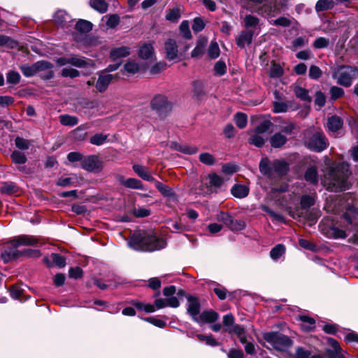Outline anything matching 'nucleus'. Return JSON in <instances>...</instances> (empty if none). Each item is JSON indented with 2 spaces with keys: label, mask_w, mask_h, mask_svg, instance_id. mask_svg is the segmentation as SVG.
<instances>
[{
  "label": "nucleus",
  "mask_w": 358,
  "mask_h": 358,
  "mask_svg": "<svg viewBox=\"0 0 358 358\" xmlns=\"http://www.w3.org/2000/svg\"><path fill=\"white\" fill-rule=\"evenodd\" d=\"M199 160L201 162L208 166L213 165L215 162L214 157L208 152L200 154Z\"/></svg>",
  "instance_id": "5fc2aeb1"
},
{
  "label": "nucleus",
  "mask_w": 358,
  "mask_h": 358,
  "mask_svg": "<svg viewBox=\"0 0 358 358\" xmlns=\"http://www.w3.org/2000/svg\"><path fill=\"white\" fill-rule=\"evenodd\" d=\"M18 191L17 186L12 182H6L0 187V192L3 194H15Z\"/></svg>",
  "instance_id": "c9c22d12"
},
{
  "label": "nucleus",
  "mask_w": 358,
  "mask_h": 358,
  "mask_svg": "<svg viewBox=\"0 0 358 358\" xmlns=\"http://www.w3.org/2000/svg\"><path fill=\"white\" fill-rule=\"evenodd\" d=\"M283 69L280 64L275 63L271 64L269 72L271 78H280L283 75Z\"/></svg>",
  "instance_id": "de8ad7c7"
},
{
  "label": "nucleus",
  "mask_w": 358,
  "mask_h": 358,
  "mask_svg": "<svg viewBox=\"0 0 358 358\" xmlns=\"http://www.w3.org/2000/svg\"><path fill=\"white\" fill-rule=\"evenodd\" d=\"M208 178L209 180V185L211 187L220 188L224 182L222 178L215 173L209 174Z\"/></svg>",
  "instance_id": "58836bf2"
},
{
  "label": "nucleus",
  "mask_w": 358,
  "mask_h": 358,
  "mask_svg": "<svg viewBox=\"0 0 358 358\" xmlns=\"http://www.w3.org/2000/svg\"><path fill=\"white\" fill-rule=\"evenodd\" d=\"M81 166L89 172H99L103 168L102 162L96 155H90L83 159Z\"/></svg>",
  "instance_id": "ddd939ff"
},
{
  "label": "nucleus",
  "mask_w": 358,
  "mask_h": 358,
  "mask_svg": "<svg viewBox=\"0 0 358 358\" xmlns=\"http://www.w3.org/2000/svg\"><path fill=\"white\" fill-rule=\"evenodd\" d=\"M287 142V137L281 133H275L270 138V143L273 148H280Z\"/></svg>",
  "instance_id": "c85d7f7f"
},
{
  "label": "nucleus",
  "mask_w": 358,
  "mask_h": 358,
  "mask_svg": "<svg viewBox=\"0 0 358 358\" xmlns=\"http://www.w3.org/2000/svg\"><path fill=\"white\" fill-rule=\"evenodd\" d=\"M248 142L252 145L260 148L264 144L265 138L264 135L255 131L248 139Z\"/></svg>",
  "instance_id": "4c0bfd02"
},
{
  "label": "nucleus",
  "mask_w": 358,
  "mask_h": 358,
  "mask_svg": "<svg viewBox=\"0 0 358 358\" xmlns=\"http://www.w3.org/2000/svg\"><path fill=\"white\" fill-rule=\"evenodd\" d=\"M293 91L296 96L300 99L301 101L306 102H310L312 101V99L308 94V91L306 89L303 88L299 85H294L293 87Z\"/></svg>",
  "instance_id": "c756f323"
},
{
  "label": "nucleus",
  "mask_w": 358,
  "mask_h": 358,
  "mask_svg": "<svg viewBox=\"0 0 358 358\" xmlns=\"http://www.w3.org/2000/svg\"><path fill=\"white\" fill-rule=\"evenodd\" d=\"M187 312L194 321L199 322L198 315L200 312V303L197 298L191 296L187 297Z\"/></svg>",
  "instance_id": "4468645a"
},
{
  "label": "nucleus",
  "mask_w": 358,
  "mask_h": 358,
  "mask_svg": "<svg viewBox=\"0 0 358 358\" xmlns=\"http://www.w3.org/2000/svg\"><path fill=\"white\" fill-rule=\"evenodd\" d=\"M229 333L235 334L241 343H245L247 341L246 330L239 324H236L233 328L229 329Z\"/></svg>",
  "instance_id": "a878e982"
},
{
  "label": "nucleus",
  "mask_w": 358,
  "mask_h": 358,
  "mask_svg": "<svg viewBox=\"0 0 358 358\" xmlns=\"http://www.w3.org/2000/svg\"><path fill=\"white\" fill-rule=\"evenodd\" d=\"M223 324L225 331L229 333V329L233 328L236 324L234 323V317L231 314L226 315L223 317Z\"/></svg>",
  "instance_id": "4d7b16f0"
},
{
  "label": "nucleus",
  "mask_w": 358,
  "mask_h": 358,
  "mask_svg": "<svg viewBox=\"0 0 358 358\" xmlns=\"http://www.w3.org/2000/svg\"><path fill=\"white\" fill-rule=\"evenodd\" d=\"M208 43V39L206 37L200 38L197 42L195 48L192 51V57H200L203 55L205 52L206 45Z\"/></svg>",
  "instance_id": "4be33fe9"
},
{
  "label": "nucleus",
  "mask_w": 358,
  "mask_h": 358,
  "mask_svg": "<svg viewBox=\"0 0 358 358\" xmlns=\"http://www.w3.org/2000/svg\"><path fill=\"white\" fill-rule=\"evenodd\" d=\"M322 74V71L318 66L315 65L310 66L309 69V77L311 79L317 80L321 77Z\"/></svg>",
  "instance_id": "338daca9"
},
{
  "label": "nucleus",
  "mask_w": 358,
  "mask_h": 358,
  "mask_svg": "<svg viewBox=\"0 0 358 358\" xmlns=\"http://www.w3.org/2000/svg\"><path fill=\"white\" fill-rule=\"evenodd\" d=\"M311 355V352L308 350H306L303 347H297L294 355V358H323L320 355Z\"/></svg>",
  "instance_id": "473e14b6"
},
{
  "label": "nucleus",
  "mask_w": 358,
  "mask_h": 358,
  "mask_svg": "<svg viewBox=\"0 0 358 358\" xmlns=\"http://www.w3.org/2000/svg\"><path fill=\"white\" fill-rule=\"evenodd\" d=\"M196 337L200 341H203L206 343L210 346H217L219 343L213 337V336H205L203 334H197Z\"/></svg>",
  "instance_id": "e2e57ef3"
},
{
  "label": "nucleus",
  "mask_w": 358,
  "mask_h": 358,
  "mask_svg": "<svg viewBox=\"0 0 358 358\" xmlns=\"http://www.w3.org/2000/svg\"><path fill=\"white\" fill-rule=\"evenodd\" d=\"M334 2L333 0H319L315 5V10L317 12L334 8Z\"/></svg>",
  "instance_id": "a19ab883"
},
{
  "label": "nucleus",
  "mask_w": 358,
  "mask_h": 358,
  "mask_svg": "<svg viewBox=\"0 0 358 358\" xmlns=\"http://www.w3.org/2000/svg\"><path fill=\"white\" fill-rule=\"evenodd\" d=\"M350 174V166L343 162L331 168L327 175L322 179V183L331 192H340L349 187L348 176Z\"/></svg>",
  "instance_id": "f03ea898"
},
{
  "label": "nucleus",
  "mask_w": 358,
  "mask_h": 358,
  "mask_svg": "<svg viewBox=\"0 0 358 358\" xmlns=\"http://www.w3.org/2000/svg\"><path fill=\"white\" fill-rule=\"evenodd\" d=\"M128 245L135 250L152 252L164 248L166 243L164 238H158L151 232L139 231L130 236Z\"/></svg>",
  "instance_id": "7ed1b4c3"
},
{
  "label": "nucleus",
  "mask_w": 358,
  "mask_h": 358,
  "mask_svg": "<svg viewBox=\"0 0 358 358\" xmlns=\"http://www.w3.org/2000/svg\"><path fill=\"white\" fill-rule=\"evenodd\" d=\"M285 253V247L282 244H278L270 252V257L273 260H278Z\"/></svg>",
  "instance_id": "e433bc0d"
},
{
  "label": "nucleus",
  "mask_w": 358,
  "mask_h": 358,
  "mask_svg": "<svg viewBox=\"0 0 358 358\" xmlns=\"http://www.w3.org/2000/svg\"><path fill=\"white\" fill-rule=\"evenodd\" d=\"M265 340L268 342L277 350L285 351L290 346L293 342L287 336L278 333H268L264 336Z\"/></svg>",
  "instance_id": "1a4fd4ad"
},
{
  "label": "nucleus",
  "mask_w": 358,
  "mask_h": 358,
  "mask_svg": "<svg viewBox=\"0 0 358 358\" xmlns=\"http://www.w3.org/2000/svg\"><path fill=\"white\" fill-rule=\"evenodd\" d=\"M274 95L277 100L273 101V112L275 113L287 112L289 108L288 105L280 99L278 92H275Z\"/></svg>",
  "instance_id": "cd10ccee"
},
{
  "label": "nucleus",
  "mask_w": 358,
  "mask_h": 358,
  "mask_svg": "<svg viewBox=\"0 0 358 358\" xmlns=\"http://www.w3.org/2000/svg\"><path fill=\"white\" fill-rule=\"evenodd\" d=\"M76 28L81 32H89L92 29V24L85 20H80L76 24Z\"/></svg>",
  "instance_id": "a18cd8bd"
},
{
  "label": "nucleus",
  "mask_w": 358,
  "mask_h": 358,
  "mask_svg": "<svg viewBox=\"0 0 358 358\" xmlns=\"http://www.w3.org/2000/svg\"><path fill=\"white\" fill-rule=\"evenodd\" d=\"M120 182L125 186L126 187L135 189H143V185L141 180L136 178H128L124 180L123 177H120Z\"/></svg>",
  "instance_id": "393cba45"
},
{
  "label": "nucleus",
  "mask_w": 358,
  "mask_h": 358,
  "mask_svg": "<svg viewBox=\"0 0 358 358\" xmlns=\"http://www.w3.org/2000/svg\"><path fill=\"white\" fill-rule=\"evenodd\" d=\"M0 46L13 48L17 46V43L8 36L0 35Z\"/></svg>",
  "instance_id": "6e6d98bb"
},
{
  "label": "nucleus",
  "mask_w": 358,
  "mask_h": 358,
  "mask_svg": "<svg viewBox=\"0 0 358 358\" xmlns=\"http://www.w3.org/2000/svg\"><path fill=\"white\" fill-rule=\"evenodd\" d=\"M235 122L238 127L243 129L246 127L248 122L247 115L243 113H237L235 115Z\"/></svg>",
  "instance_id": "09e8293b"
},
{
  "label": "nucleus",
  "mask_w": 358,
  "mask_h": 358,
  "mask_svg": "<svg viewBox=\"0 0 358 358\" xmlns=\"http://www.w3.org/2000/svg\"><path fill=\"white\" fill-rule=\"evenodd\" d=\"M238 166L234 164H224L222 166V171L226 175H232L238 171Z\"/></svg>",
  "instance_id": "0e129e2a"
},
{
  "label": "nucleus",
  "mask_w": 358,
  "mask_h": 358,
  "mask_svg": "<svg viewBox=\"0 0 358 358\" xmlns=\"http://www.w3.org/2000/svg\"><path fill=\"white\" fill-rule=\"evenodd\" d=\"M55 22L60 27H66L69 22H71V16L64 10H57L54 15Z\"/></svg>",
  "instance_id": "a211bd4d"
},
{
  "label": "nucleus",
  "mask_w": 358,
  "mask_h": 358,
  "mask_svg": "<svg viewBox=\"0 0 358 358\" xmlns=\"http://www.w3.org/2000/svg\"><path fill=\"white\" fill-rule=\"evenodd\" d=\"M7 82L12 85L17 84L20 80V75L15 71H10L6 76Z\"/></svg>",
  "instance_id": "13d9d810"
},
{
  "label": "nucleus",
  "mask_w": 358,
  "mask_h": 358,
  "mask_svg": "<svg viewBox=\"0 0 358 358\" xmlns=\"http://www.w3.org/2000/svg\"><path fill=\"white\" fill-rule=\"evenodd\" d=\"M134 172L142 179L146 181H154L155 178L151 176L145 167L139 164L133 166Z\"/></svg>",
  "instance_id": "b1692460"
},
{
  "label": "nucleus",
  "mask_w": 358,
  "mask_h": 358,
  "mask_svg": "<svg viewBox=\"0 0 358 358\" xmlns=\"http://www.w3.org/2000/svg\"><path fill=\"white\" fill-rule=\"evenodd\" d=\"M151 108L159 115H165L172 109V104L168 101L166 96L157 94L153 97L150 102Z\"/></svg>",
  "instance_id": "9d476101"
},
{
  "label": "nucleus",
  "mask_w": 358,
  "mask_h": 358,
  "mask_svg": "<svg viewBox=\"0 0 358 358\" xmlns=\"http://www.w3.org/2000/svg\"><path fill=\"white\" fill-rule=\"evenodd\" d=\"M56 63L60 66L70 64L78 68L85 67L87 65H92V62L91 60L85 59L83 57L74 55L58 58L56 60Z\"/></svg>",
  "instance_id": "9b49d317"
},
{
  "label": "nucleus",
  "mask_w": 358,
  "mask_h": 358,
  "mask_svg": "<svg viewBox=\"0 0 358 358\" xmlns=\"http://www.w3.org/2000/svg\"><path fill=\"white\" fill-rule=\"evenodd\" d=\"M113 76L110 74L100 75L96 83V88L99 92H103L108 88L113 80Z\"/></svg>",
  "instance_id": "6ab92c4d"
},
{
  "label": "nucleus",
  "mask_w": 358,
  "mask_h": 358,
  "mask_svg": "<svg viewBox=\"0 0 358 358\" xmlns=\"http://www.w3.org/2000/svg\"><path fill=\"white\" fill-rule=\"evenodd\" d=\"M171 148L186 155H193L196 153L198 151V148L195 146L188 145L186 144L181 145L177 142H172L171 143Z\"/></svg>",
  "instance_id": "aec40b11"
},
{
  "label": "nucleus",
  "mask_w": 358,
  "mask_h": 358,
  "mask_svg": "<svg viewBox=\"0 0 358 358\" xmlns=\"http://www.w3.org/2000/svg\"><path fill=\"white\" fill-rule=\"evenodd\" d=\"M329 44V39L324 37L317 38L313 42V47L316 49L327 48Z\"/></svg>",
  "instance_id": "bf43d9fd"
},
{
  "label": "nucleus",
  "mask_w": 358,
  "mask_h": 358,
  "mask_svg": "<svg viewBox=\"0 0 358 358\" xmlns=\"http://www.w3.org/2000/svg\"><path fill=\"white\" fill-rule=\"evenodd\" d=\"M299 320L303 323H307L308 326L302 325V328L304 331H310L315 324V320L307 315H301L299 317Z\"/></svg>",
  "instance_id": "864d4df0"
},
{
  "label": "nucleus",
  "mask_w": 358,
  "mask_h": 358,
  "mask_svg": "<svg viewBox=\"0 0 358 358\" xmlns=\"http://www.w3.org/2000/svg\"><path fill=\"white\" fill-rule=\"evenodd\" d=\"M166 69V64L164 62H159L154 64L150 70L152 74H158Z\"/></svg>",
  "instance_id": "774afa93"
},
{
  "label": "nucleus",
  "mask_w": 358,
  "mask_h": 358,
  "mask_svg": "<svg viewBox=\"0 0 358 358\" xmlns=\"http://www.w3.org/2000/svg\"><path fill=\"white\" fill-rule=\"evenodd\" d=\"M51 258L53 263L59 268H62L66 265V259L64 257L59 254L52 253Z\"/></svg>",
  "instance_id": "69168bd1"
},
{
  "label": "nucleus",
  "mask_w": 358,
  "mask_h": 358,
  "mask_svg": "<svg viewBox=\"0 0 358 358\" xmlns=\"http://www.w3.org/2000/svg\"><path fill=\"white\" fill-rule=\"evenodd\" d=\"M130 54V50L128 47L122 46L119 48H113L110 50V56L112 59L117 60L123 57H126Z\"/></svg>",
  "instance_id": "5701e85b"
},
{
  "label": "nucleus",
  "mask_w": 358,
  "mask_h": 358,
  "mask_svg": "<svg viewBox=\"0 0 358 358\" xmlns=\"http://www.w3.org/2000/svg\"><path fill=\"white\" fill-rule=\"evenodd\" d=\"M180 32L182 36L187 39L192 38V34L189 29V24L187 20H183L179 27Z\"/></svg>",
  "instance_id": "8fccbe9b"
},
{
  "label": "nucleus",
  "mask_w": 358,
  "mask_h": 358,
  "mask_svg": "<svg viewBox=\"0 0 358 358\" xmlns=\"http://www.w3.org/2000/svg\"><path fill=\"white\" fill-rule=\"evenodd\" d=\"M154 55V48L151 44H144L142 45L138 52V55L143 59H147L152 57Z\"/></svg>",
  "instance_id": "72a5a7b5"
},
{
  "label": "nucleus",
  "mask_w": 358,
  "mask_h": 358,
  "mask_svg": "<svg viewBox=\"0 0 358 358\" xmlns=\"http://www.w3.org/2000/svg\"><path fill=\"white\" fill-rule=\"evenodd\" d=\"M289 164L284 160L270 161L267 157L262 158L259 162V171L269 179H276L287 174Z\"/></svg>",
  "instance_id": "20e7f679"
},
{
  "label": "nucleus",
  "mask_w": 358,
  "mask_h": 358,
  "mask_svg": "<svg viewBox=\"0 0 358 358\" xmlns=\"http://www.w3.org/2000/svg\"><path fill=\"white\" fill-rule=\"evenodd\" d=\"M107 136L102 134H97L90 138V143L93 145H100L106 142Z\"/></svg>",
  "instance_id": "680f3d73"
},
{
  "label": "nucleus",
  "mask_w": 358,
  "mask_h": 358,
  "mask_svg": "<svg viewBox=\"0 0 358 358\" xmlns=\"http://www.w3.org/2000/svg\"><path fill=\"white\" fill-rule=\"evenodd\" d=\"M292 19L282 16L275 20H269V23L271 25L287 27L292 24Z\"/></svg>",
  "instance_id": "c03bdc74"
},
{
  "label": "nucleus",
  "mask_w": 358,
  "mask_h": 358,
  "mask_svg": "<svg viewBox=\"0 0 358 358\" xmlns=\"http://www.w3.org/2000/svg\"><path fill=\"white\" fill-rule=\"evenodd\" d=\"M231 194L236 198H244L248 196L249 189L243 185H235L231 189Z\"/></svg>",
  "instance_id": "7c9ffc66"
},
{
  "label": "nucleus",
  "mask_w": 358,
  "mask_h": 358,
  "mask_svg": "<svg viewBox=\"0 0 358 358\" xmlns=\"http://www.w3.org/2000/svg\"><path fill=\"white\" fill-rule=\"evenodd\" d=\"M254 32L252 31L243 30L236 36V43L238 47L244 48L245 45L252 43Z\"/></svg>",
  "instance_id": "2eb2a0df"
},
{
  "label": "nucleus",
  "mask_w": 358,
  "mask_h": 358,
  "mask_svg": "<svg viewBox=\"0 0 358 358\" xmlns=\"http://www.w3.org/2000/svg\"><path fill=\"white\" fill-rule=\"evenodd\" d=\"M132 304L138 310H143L146 313H153L157 309H161L166 306L171 308H177L180 305V302L177 297L172 296L167 299H157L155 304L143 303L138 301H133Z\"/></svg>",
  "instance_id": "6e6552de"
},
{
  "label": "nucleus",
  "mask_w": 358,
  "mask_h": 358,
  "mask_svg": "<svg viewBox=\"0 0 358 358\" xmlns=\"http://www.w3.org/2000/svg\"><path fill=\"white\" fill-rule=\"evenodd\" d=\"M180 17V10L179 8H173L166 10L165 18L166 20L173 22H177Z\"/></svg>",
  "instance_id": "37998d69"
},
{
  "label": "nucleus",
  "mask_w": 358,
  "mask_h": 358,
  "mask_svg": "<svg viewBox=\"0 0 358 358\" xmlns=\"http://www.w3.org/2000/svg\"><path fill=\"white\" fill-rule=\"evenodd\" d=\"M244 25L246 28L255 27L259 24V19L253 15H247L244 17Z\"/></svg>",
  "instance_id": "603ef678"
},
{
  "label": "nucleus",
  "mask_w": 358,
  "mask_h": 358,
  "mask_svg": "<svg viewBox=\"0 0 358 358\" xmlns=\"http://www.w3.org/2000/svg\"><path fill=\"white\" fill-rule=\"evenodd\" d=\"M90 4L100 13H104L108 10V3L104 0H90Z\"/></svg>",
  "instance_id": "f704fd0d"
},
{
  "label": "nucleus",
  "mask_w": 358,
  "mask_h": 358,
  "mask_svg": "<svg viewBox=\"0 0 358 358\" xmlns=\"http://www.w3.org/2000/svg\"><path fill=\"white\" fill-rule=\"evenodd\" d=\"M305 180L311 183L317 184L318 182V174L315 166L309 167L305 172L304 175Z\"/></svg>",
  "instance_id": "2f4dec72"
},
{
  "label": "nucleus",
  "mask_w": 358,
  "mask_h": 358,
  "mask_svg": "<svg viewBox=\"0 0 358 358\" xmlns=\"http://www.w3.org/2000/svg\"><path fill=\"white\" fill-rule=\"evenodd\" d=\"M342 126L343 120L338 116H331L327 120V127L328 130L334 134L338 131L342 127Z\"/></svg>",
  "instance_id": "412c9836"
},
{
  "label": "nucleus",
  "mask_w": 358,
  "mask_h": 358,
  "mask_svg": "<svg viewBox=\"0 0 358 358\" xmlns=\"http://www.w3.org/2000/svg\"><path fill=\"white\" fill-rule=\"evenodd\" d=\"M60 122L62 125L73 127L78 123V120L75 116L69 115H62L59 117Z\"/></svg>",
  "instance_id": "ea45409f"
},
{
  "label": "nucleus",
  "mask_w": 358,
  "mask_h": 358,
  "mask_svg": "<svg viewBox=\"0 0 358 358\" xmlns=\"http://www.w3.org/2000/svg\"><path fill=\"white\" fill-rule=\"evenodd\" d=\"M53 65L46 61H38L32 65H22L20 69L25 77H31L38 73H41V76L45 79H50L53 77L52 69Z\"/></svg>",
  "instance_id": "423d86ee"
},
{
  "label": "nucleus",
  "mask_w": 358,
  "mask_h": 358,
  "mask_svg": "<svg viewBox=\"0 0 358 358\" xmlns=\"http://www.w3.org/2000/svg\"><path fill=\"white\" fill-rule=\"evenodd\" d=\"M332 77L338 84L348 87L351 86L353 80L358 78V69L348 65L341 66L333 72Z\"/></svg>",
  "instance_id": "0eeeda50"
},
{
  "label": "nucleus",
  "mask_w": 358,
  "mask_h": 358,
  "mask_svg": "<svg viewBox=\"0 0 358 358\" xmlns=\"http://www.w3.org/2000/svg\"><path fill=\"white\" fill-rule=\"evenodd\" d=\"M220 218L223 222L234 231L241 230L245 227V223L242 221L234 220L227 213H222Z\"/></svg>",
  "instance_id": "f3484780"
},
{
  "label": "nucleus",
  "mask_w": 358,
  "mask_h": 358,
  "mask_svg": "<svg viewBox=\"0 0 358 358\" xmlns=\"http://www.w3.org/2000/svg\"><path fill=\"white\" fill-rule=\"evenodd\" d=\"M11 159L15 164H24L27 162L25 155L20 151L15 150L12 152Z\"/></svg>",
  "instance_id": "49530a36"
},
{
  "label": "nucleus",
  "mask_w": 358,
  "mask_h": 358,
  "mask_svg": "<svg viewBox=\"0 0 358 358\" xmlns=\"http://www.w3.org/2000/svg\"><path fill=\"white\" fill-rule=\"evenodd\" d=\"M220 50L216 41H212L208 49V55L211 59H216L220 56Z\"/></svg>",
  "instance_id": "79ce46f5"
},
{
  "label": "nucleus",
  "mask_w": 358,
  "mask_h": 358,
  "mask_svg": "<svg viewBox=\"0 0 358 358\" xmlns=\"http://www.w3.org/2000/svg\"><path fill=\"white\" fill-rule=\"evenodd\" d=\"M307 145L312 150L321 152L327 147L328 141L322 133L316 132L307 141Z\"/></svg>",
  "instance_id": "f8f14e48"
},
{
  "label": "nucleus",
  "mask_w": 358,
  "mask_h": 358,
  "mask_svg": "<svg viewBox=\"0 0 358 358\" xmlns=\"http://www.w3.org/2000/svg\"><path fill=\"white\" fill-rule=\"evenodd\" d=\"M344 209L345 212L343 218L349 227L346 230L335 226L331 227L329 229V234L334 238H345L347 236V231H357V224L355 221L358 218V208H356L353 195L350 193L343 194L336 199L331 210L334 213H339Z\"/></svg>",
  "instance_id": "f257e3e1"
},
{
  "label": "nucleus",
  "mask_w": 358,
  "mask_h": 358,
  "mask_svg": "<svg viewBox=\"0 0 358 358\" xmlns=\"http://www.w3.org/2000/svg\"><path fill=\"white\" fill-rule=\"evenodd\" d=\"M15 144L17 148L22 150L29 149L30 146L29 141L19 136L15 139Z\"/></svg>",
  "instance_id": "052dcab7"
},
{
  "label": "nucleus",
  "mask_w": 358,
  "mask_h": 358,
  "mask_svg": "<svg viewBox=\"0 0 358 358\" xmlns=\"http://www.w3.org/2000/svg\"><path fill=\"white\" fill-rule=\"evenodd\" d=\"M166 57L169 60L176 59L178 56L176 42L173 39H168L164 43Z\"/></svg>",
  "instance_id": "dca6fc26"
},
{
  "label": "nucleus",
  "mask_w": 358,
  "mask_h": 358,
  "mask_svg": "<svg viewBox=\"0 0 358 358\" xmlns=\"http://www.w3.org/2000/svg\"><path fill=\"white\" fill-rule=\"evenodd\" d=\"M124 70L129 74H135L140 70L138 64L134 61H128L124 66Z\"/></svg>",
  "instance_id": "3c124183"
},
{
  "label": "nucleus",
  "mask_w": 358,
  "mask_h": 358,
  "mask_svg": "<svg viewBox=\"0 0 358 358\" xmlns=\"http://www.w3.org/2000/svg\"><path fill=\"white\" fill-rule=\"evenodd\" d=\"M219 317L218 314L214 310H209L203 311L198 317L199 322H213L216 321Z\"/></svg>",
  "instance_id": "bb28decb"
},
{
  "label": "nucleus",
  "mask_w": 358,
  "mask_h": 358,
  "mask_svg": "<svg viewBox=\"0 0 358 358\" xmlns=\"http://www.w3.org/2000/svg\"><path fill=\"white\" fill-rule=\"evenodd\" d=\"M38 243L36 238L30 236L23 235L12 240L10 246L7 247L1 253V258L5 263L22 257V250L17 248L22 245H34Z\"/></svg>",
  "instance_id": "39448f33"
}]
</instances>
